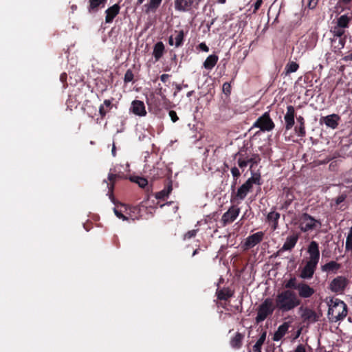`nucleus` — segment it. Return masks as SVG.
<instances>
[{
  "label": "nucleus",
  "instance_id": "obj_1",
  "mask_svg": "<svg viewBox=\"0 0 352 352\" xmlns=\"http://www.w3.org/2000/svg\"><path fill=\"white\" fill-rule=\"evenodd\" d=\"M307 253L309 256L303 261V266L300 270V277L305 279L313 277L319 262V245L316 241L310 242L307 248Z\"/></svg>",
  "mask_w": 352,
  "mask_h": 352
},
{
  "label": "nucleus",
  "instance_id": "obj_2",
  "mask_svg": "<svg viewBox=\"0 0 352 352\" xmlns=\"http://www.w3.org/2000/svg\"><path fill=\"white\" fill-rule=\"evenodd\" d=\"M301 300L291 289L282 290L276 294L274 300L276 309L282 313L289 312L300 305Z\"/></svg>",
  "mask_w": 352,
  "mask_h": 352
},
{
  "label": "nucleus",
  "instance_id": "obj_3",
  "mask_svg": "<svg viewBox=\"0 0 352 352\" xmlns=\"http://www.w3.org/2000/svg\"><path fill=\"white\" fill-rule=\"evenodd\" d=\"M328 316L332 322L344 319L348 313L346 305L338 298H332L328 302Z\"/></svg>",
  "mask_w": 352,
  "mask_h": 352
},
{
  "label": "nucleus",
  "instance_id": "obj_4",
  "mask_svg": "<svg viewBox=\"0 0 352 352\" xmlns=\"http://www.w3.org/2000/svg\"><path fill=\"white\" fill-rule=\"evenodd\" d=\"M297 223L302 232H309L320 228L322 223L319 219H315L308 213L299 215Z\"/></svg>",
  "mask_w": 352,
  "mask_h": 352
},
{
  "label": "nucleus",
  "instance_id": "obj_5",
  "mask_svg": "<svg viewBox=\"0 0 352 352\" xmlns=\"http://www.w3.org/2000/svg\"><path fill=\"white\" fill-rule=\"evenodd\" d=\"M276 309L273 300L270 298L265 300L259 305L256 317V323L264 321L269 316L272 315L274 311Z\"/></svg>",
  "mask_w": 352,
  "mask_h": 352
},
{
  "label": "nucleus",
  "instance_id": "obj_6",
  "mask_svg": "<svg viewBox=\"0 0 352 352\" xmlns=\"http://www.w3.org/2000/svg\"><path fill=\"white\" fill-rule=\"evenodd\" d=\"M253 184H261V175L258 173H253L252 177H250L237 190L236 197L243 200L245 199L248 193L252 190Z\"/></svg>",
  "mask_w": 352,
  "mask_h": 352
},
{
  "label": "nucleus",
  "instance_id": "obj_7",
  "mask_svg": "<svg viewBox=\"0 0 352 352\" xmlns=\"http://www.w3.org/2000/svg\"><path fill=\"white\" fill-rule=\"evenodd\" d=\"M128 211L137 212V213H138V208L120 204L117 205L114 208V213L119 219H122V220L132 219L133 221L138 219V215L131 214L130 212H128Z\"/></svg>",
  "mask_w": 352,
  "mask_h": 352
},
{
  "label": "nucleus",
  "instance_id": "obj_8",
  "mask_svg": "<svg viewBox=\"0 0 352 352\" xmlns=\"http://www.w3.org/2000/svg\"><path fill=\"white\" fill-rule=\"evenodd\" d=\"M255 128H258L262 131H271L274 127L275 124L270 118V111L264 113L259 117L253 124Z\"/></svg>",
  "mask_w": 352,
  "mask_h": 352
},
{
  "label": "nucleus",
  "instance_id": "obj_9",
  "mask_svg": "<svg viewBox=\"0 0 352 352\" xmlns=\"http://www.w3.org/2000/svg\"><path fill=\"white\" fill-rule=\"evenodd\" d=\"M300 311L301 312V318L304 322L314 323L318 321L322 316V313L320 311H316L307 307H301Z\"/></svg>",
  "mask_w": 352,
  "mask_h": 352
},
{
  "label": "nucleus",
  "instance_id": "obj_10",
  "mask_svg": "<svg viewBox=\"0 0 352 352\" xmlns=\"http://www.w3.org/2000/svg\"><path fill=\"white\" fill-rule=\"evenodd\" d=\"M349 283L348 279L342 276H339L331 280L329 289L336 294H342Z\"/></svg>",
  "mask_w": 352,
  "mask_h": 352
},
{
  "label": "nucleus",
  "instance_id": "obj_11",
  "mask_svg": "<svg viewBox=\"0 0 352 352\" xmlns=\"http://www.w3.org/2000/svg\"><path fill=\"white\" fill-rule=\"evenodd\" d=\"M240 213V208L236 206H232L221 217V223L223 226L235 221Z\"/></svg>",
  "mask_w": 352,
  "mask_h": 352
},
{
  "label": "nucleus",
  "instance_id": "obj_12",
  "mask_svg": "<svg viewBox=\"0 0 352 352\" xmlns=\"http://www.w3.org/2000/svg\"><path fill=\"white\" fill-rule=\"evenodd\" d=\"M296 116L295 109L292 105L287 107V112L285 114L284 120L285 122V129L290 130L294 125V118Z\"/></svg>",
  "mask_w": 352,
  "mask_h": 352
},
{
  "label": "nucleus",
  "instance_id": "obj_13",
  "mask_svg": "<svg viewBox=\"0 0 352 352\" xmlns=\"http://www.w3.org/2000/svg\"><path fill=\"white\" fill-rule=\"evenodd\" d=\"M264 236V233L263 232H258L254 233L250 236H249L244 243V246L245 249H250L257 244H258L261 241H262Z\"/></svg>",
  "mask_w": 352,
  "mask_h": 352
},
{
  "label": "nucleus",
  "instance_id": "obj_14",
  "mask_svg": "<svg viewBox=\"0 0 352 352\" xmlns=\"http://www.w3.org/2000/svg\"><path fill=\"white\" fill-rule=\"evenodd\" d=\"M296 289L298 290L299 296L302 298H310L315 293L313 287L304 283L298 284Z\"/></svg>",
  "mask_w": 352,
  "mask_h": 352
},
{
  "label": "nucleus",
  "instance_id": "obj_15",
  "mask_svg": "<svg viewBox=\"0 0 352 352\" xmlns=\"http://www.w3.org/2000/svg\"><path fill=\"white\" fill-rule=\"evenodd\" d=\"M124 178L123 174H113L110 173L108 175L109 183H107L108 195L111 199L113 198V192L115 184L117 181Z\"/></svg>",
  "mask_w": 352,
  "mask_h": 352
},
{
  "label": "nucleus",
  "instance_id": "obj_16",
  "mask_svg": "<svg viewBox=\"0 0 352 352\" xmlns=\"http://www.w3.org/2000/svg\"><path fill=\"white\" fill-rule=\"evenodd\" d=\"M132 112L139 116H144L146 114L144 103L140 100H134L131 104Z\"/></svg>",
  "mask_w": 352,
  "mask_h": 352
},
{
  "label": "nucleus",
  "instance_id": "obj_17",
  "mask_svg": "<svg viewBox=\"0 0 352 352\" xmlns=\"http://www.w3.org/2000/svg\"><path fill=\"white\" fill-rule=\"evenodd\" d=\"M339 120L340 116L335 113L323 117L321 119V121L324 122L326 124V126L333 129L337 128V126H338Z\"/></svg>",
  "mask_w": 352,
  "mask_h": 352
},
{
  "label": "nucleus",
  "instance_id": "obj_18",
  "mask_svg": "<svg viewBox=\"0 0 352 352\" xmlns=\"http://www.w3.org/2000/svg\"><path fill=\"white\" fill-rule=\"evenodd\" d=\"M184 34L183 30L175 31L169 38L168 43L170 45H175L178 47L183 43Z\"/></svg>",
  "mask_w": 352,
  "mask_h": 352
},
{
  "label": "nucleus",
  "instance_id": "obj_19",
  "mask_svg": "<svg viewBox=\"0 0 352 352\" xmlns=\"http://www.w3.org/2000/svg\"><path fill=\"white\" fill-rule=\"evenodd\" d=\"M120 7L118 4H114L109 7L106 11L105 22L110 23L113 21L114 18L119 14Z\"/></svg>",
  "mask_w": 352,
  "mask_h": 352
},
{
  "label": "nucleus",
  "instance_id": "obj_20",
  "mask_svg": "<svg viewBox=\"0 0 352 352\" xmlns=\"http://www.w3.org/2000/svg\"><path fill=\"white\" fill-rule=\"evenodd\" d=\"M298 240V236L296 234L287 236L280 250L288 251L292 250L297 243Z\"/></svg>",
  "mask_w": 352,
  "mask_h": 352
},
{
  "label": "nucleus",
  "instance_id": "obj_21",
  "mask_svg": "<svg viewBox=\"0 0 352 352\" xmlns=\"http://www.w3.org/2000/svg\"><path fill=\"white\" fill-rule=\"evenodd\" d=\"M289 327V324L288 322H283L281 325H280L276 330V331L274 333L273 336V340L274 341H279L285 335L288 331Z\"/></svg>",
  "mask_w": 352,
  "mask_h": 352
},
{
  "label": "nucleus",
  "instance_id": "obj_22",
  "mask_svg": "<svg viewBox=\"0 0 352 352\" xmlns=\"http://www.w3.org/2000/svg\"><path fill=\"white\" fill-rule=\"evenodd\" d=\"M280 219V214L276 211H271L267 216V221L271 226L272 230L278 228V222Z\"/></svg>",
  "mask_w": 352,
  "mask_h": 352
},
{
  "label": "nucleus",
  "instance_id": "obj_23",
  "mask_svg": "<svg viewBox=\"0 0 352 352\" xmlns=\"http://www.w3.org/2000/svg\"><path fill=\"white\" fill-rule=\"evenodd\" d=\"M297 122L298 125L296 126L294 131L299 137H305L306 135L305 119L302 116L297 117Z\"/></svg>",
  "mask_w": 352,
  "mask_h": 352
},
{
  "label": "nucleus",
  "instance_id": "obj_24",
  "mask_svg": "<svg viewBox=\"0 0 352 352\" xmlns=\"http://www.w3.org/2000/svg\"><path fill=\"white\" fill-rule=\"evenodd\" d=\"M113 107L111 100H104L103 103L99 107V114L101 119H104L107 113H109Z\"/></svg>",
  "mask_w": 352,
  "mask_h": 352
},
{
  "label": "nucleus",
  "instance_id": "obj_25",
  "mask_svg": "<svg viewBox=\"0 0 352 352\" xmlns=\"http://www.w3.org/2000/svg\"><path fill=\"white\" fill-rule=\"evenodd\" d=\"M107 0H89L88 10L89 12H96L100 8L104 7Z\"/></svg>",
  "mask_w": 352,
  "mask_h": 352
},
{
  "label": "nucleus",
  "instance_id": "obj_26",
  "mask_svg": "<svg viewBox=\"0 0 352 352\" xmlns=\"http://www.w3.org/2000/svg\"><path fill=\"white\" fill-rule=\"evenodd\" d=\"M194 0H175V9L179 11H186L192 5Z\"/></svg>",
  "mask_w": 352,
  "mask_h": 352
},
{
  "label": "nucleus",
  "instance_id": "obj_27",
  "mask_svg": "<svg viewBox=\"0 0 352 352\" xmlns=\"http://www.w3.org/2000/svg\"><path fill=\"white\" fill-rule=\"evenodd\" d=\"M341 265L340 263L336 261H330L323 265L321 266V270L324 272H336L340 268Z\"/></svg>",
  "mask_w": 352,
  "mask_h": 352
},
{
  "label": "nucleus",
  "instance_id": "obj_28",
  "mask_svg": "<svg viewBox=\"0 0 352 352\" xmlns=\"http://www.w3.org/2000/svg\"><path fill=\"white\" fill-rule=\"evenodd\" d=\"M164 45L162 42H157L153 48V55L156 61L159 60L164 54Z\"/></svg>",
  "mask_w": 352,
  "mask_h": 352
},
{
  "label": "nucleus",
  "instance_id": "obj_29",
  "mask_svg": "<svg viewBox=\"0 0 352 352\" xmlns=\"http://www.w3.org/2000/svg\"><path fill=\"white\" fill-rule=\"evenodd\" d=\"M236 157H238V165L241 168H245L250 164L249 155L243 153L242 151H239Z\"/></svg>",
  "mask_w": 352,
  "mask_h": 352
},
{
  "label": "nucleus",
  "instance_id": "obj_30",
  "mask_svg": "<svg viewBox=\"0 0 352 352\" xmlns=\"http://www.w3.org/2000/svg\"><path fill=\"white\" fill-rule=\"evenodd\" d=\"M244 335L237 332L230 340V345L233 349H239L242 346Z\"/></svg>",
  "mask_w": 352,
  "mask_h": 352
},
{
  "label": "nucleus",
  "instance_id": "obj_31",
  "mask_svg": "<svg viewBox=\"0 0 352 352\" xmlns=\"http://www.w3.org/2000/svg\"><path fill=\"white\" fill-rule=\"evenodd\" d=\"M219 57L215 54L210 55L204 63V67L208 70L212 69L217 63Z\"/></svg>",
  "mask_w": 352,
  "mask_h": 352
},
{
  "label": "nucleus",
  "instance_id": "obj_32",
  "mask_svg": "<svg viewBox=\"0 0 352 352\" xmlns=\"http://www.w3.org/2000/svg\"><path fill=\"white\" fill-rule=\"evenodd\" d=\"M173 190V186L171 182H169L166 187L160 192L155 194V198L157 199H164L167 198Z\"/></svg>",
  "mask_w": 352,
  "mask_h": 352
},
{
  "label": "nucleus",
  "instance_id": "obj_33",
  "mask_svg": "<svg viewBox=\"0 0 352 352\" xmlns=\"http://www.w3.org/2000/svg\"><path fill=\"white\" fill-rule=\"evenodd\" d=\"M351 20L352 12L351 11L350 15L343 14L341 16H340L338 19L337 25L343 28H346L349 27V24Z\"/></svg>",
  "mask_w": 352,
  "mask_h": 352
},
{
  "label": "nucleus",
  "instance_id": "obj_34",
  "mask_svg": "<svg viewBox=\"0 0 352 352\" xmlns=\"http://www.w3.org/2000/svg\"><path fill=\"white\" fill-rule=\"evenodd\" d=\"M217 298L219 300H228L233 296V292L229 289H222L217 292Z\"/></svg>",
  "mask_w": 352,
  "mask_h": 352
},
{
  "label": "nucleus",
  "instance_id": "obj_35",
  "mask_svg": "<svg viewBox=\"0 0 352 352\" xmlns=\"http://www.w3.org/2000/svg\"><path fill=\"white\" fill-rule=\"evenodd\" d=\"M346 42L345 38H333L331 40L332 46L334 48V51L336 52L338 50H340L344 47Z\"/></svg>",
  "mask_w": 352,
  "mask_h": 352
},
{
  "label": "nucleus",
  "instance_id": "obj_36",
  "mask_svg": "<svg viewBox=\"0 0 352 352\" xmlns=\"http://www.w3.org/2000/svg\"><path fill=\"white\" fill-rule=\"evenodd\" d=\"M162 0H151L150 2L145 5L146 12L155 10L161 4Z\"/></svg>",
  "mask_w": 352,
  "mask_h": 352
},
{
  "label": "nucleus",
  "instance_id": "obj_37",
  "mask_svg": "<svg viewBox=\"0 0 352 352\" xmlns=\"http://www.w3.org/2000/svg\"><path fill=\"white\" fill-rule=\"evenodd\" d=\"M299 68V65L296 62L291 61L289 62L285 68V74L288 75L291 73L296 72Z\"/></svg>",
  "mask_w": 352,
  "mask_h": 352
},
{
  "label": "nucleus",
  "instance_id": "obj_38",
  "mask_svg": "<svg viewBox=\"0 0 352 352\" xmlns=\"http://www.w3.org/2000/svg\"><path fill=\"white\" fill-rule=\"evenodd\" d=\"M345 250L346 252H352V226L350 228L346 239Z\"/></svg>",
  "mask_w": 352,
  "mask_h": 352
},
{
  "label": "nucleus",
  "instance_id": "obj_39",
  "mask_svg": "<svg viewBox=\"0 0 352 352\" xmlns=\"http://www.w3.org/2000/svg\"><path fill=\"white\" fill-rule=\"evenodd\" d=\"M338 5L342 10L352 12V0H338Z\"/></svg>",
  "mask_w": 352,
  "mask_h": 352
},
{
  "label": "nucleus",
  "instance_id": "obj_40",
  "mask_svg": "<svg viewBox=\"0 0 352 352\" xmlns=\"http://www.w3.org/2000/svg\"><path fill=\"white\" fill-rule=\"evenodd\" d=\"M344 28L339 26V25H336L335 26L333 30H331L333 36L335 37H336L337 38H342V36L344 35Z\"/></svg>",
  "mask_w": 352,
  "mask_h": 352
},
{
  "label": "nucleus",
  "instance_id": "obj_41",
  "mask_svg": "<svg viewBox=\"0 0 352 352\" xmlns=\"http://www.w3.org/2000/svg\"><path fill=\"white\" fill-rule=\"evenodd\" d=\"M133 181L141 188H144L148 184V181L144 177H138Z\"/></svg>",
  "mask_w": 352,
  "mask_h": 352
},
{
  "label": "nucleus",
  "instance_id": "obj_42",
  "mask_svg": "<svg viewBox=\"0 0 352 352\" xmlns=\"http://www.w3.org/2000/svg\"><path fill=\"white\" fill-rule=\"evenodd\" d=\"M249 161L252 168L254 164H256L260 161V157L258 155L252 153L250 155H249Z\"/></svg>",
  "mask_w": 352,
  "mask_h": 352
},
{
  "label": "nucleus",
  "instance_id": "obj_43",
  "mask_svg": "<svg viewBox=\"0 0 352 352\" xmlns=\"http://www.w3.org/2000/svg\"><path fill=\"white\" fill-rule=\"evenodd\" d=\"M133 76H133L132 71L130 69H128L124 74V82L128 83L129 82H131L133 79Z\"/></svg>",
  "mask_w": 352,
  "mask_h": 352
},
{
  "label": "nucleus",
  "instance_id": "obj_44",
  "mask_svg": "<svg viewBox=\"0 0 352 352\" xmlns=\"http://www.w3.org/2000/svg\"><path fill=\"white\" fill-rule=\"evenodd\" d=\"M286 196L287 197V200L285 202L284 205L283 206V208H287L291 204L292 200L294 199L293 195L290 193L289 190L286 192Z\"/></svg>",
  "mask_w": 352,
  "mask_h": 352
},
{
  "label": "nucleus",
  "instance_id": "obj_45",
  "mask_svg": "<svg viewBox=\"0 0 352 352\" xmlns=\"http://www.w3.org/2000/svg\"><path fill=\"white\" fill-rule=\"evenodd\" d=\"M297 285H296V278H290L285 284L286 288H294L296 289Z\"/></svg>",
  "mask_w": 352,
  "mask_h": 352
},
{
  "label": "nucleus",
  "instance_id": "obj_46",
  "mask_svg": "<svg viewBox=\"0 0 352 352\" xmlns=\"http://www.w3.org/2000/svg\"><path fill=\"white\" fill-rule=\"evenodd\" d=\"M223 91L226 95H229L231 93V85L228 82H225L223 85Z\"/></svg>",
  "mask_w": 352,
  "mask_h": 352
},
{
  "label": "nucleus",
  "instance_id": "obj_47",
  "mask_svg": "<svg viewBox=\"0 0 352 352\" xmlns=\"http://www.w3.org/2000/svg\"><path fill=\"white\" fill-rule=\"evenodd\" d=\"M231 173L235 179H237L241 175V173L236 167L231 168Z\"/></svg>",
  "mask_w": 352,
  "mask_h": 352
},
{
  "label": "nucleus",
  "instance_id": "obj_48",
  "mask_svg": "<svg viewBox=\"0 0 352 352\" xmlns=\"http://www.w3.org/2000/svg\"><path fill=\"white\" fill-rule=\"evenodd\" d=\"M197 234V231L195 230H192L186 232L184 235L185 239H191L194 236H195Z\"/></svg>",
  "mask_w": 352,
  "mask_h": 352
},
{
  "label": "nucleus",
  "instance_id": "obj_49",
  "mask_svg": "<svg viewBox=\"0 0 352 352\" xmlns=\"http://www.w3.org/2000/svg\"><path fill=\"white\" fill-rule=\"evenodd\" d=\"M169 116L173 122H175L179 119L176 112L173 110L169 111Z\"/></svg>",
  "mask_w": 352,
  "mask_h": 352
},
{
  "label": "nucleus",
  "instance_id": "obj_50",
  "mask_svg": "<svg viewBox=\"0 0 352 352\" xmlns=\"http://www.w3.org/2000/svg\"><path fill=\"white\" fill-rule=\"evenodd\" d=\"M262 344L259 342H256L255 344L253 346L252 351L253 352H261Z\"/></svg>",
  "mask_w": 352,
  "mask_h": 352
},
{
  "label": "nucleus",
  "instance_id": "obj_51",
  "mask_svg": "<svg viewBox=\"0 0 352 352\" xmlns=\"http://www.w3.org/2000/svg\"><path fill=\"white\" fill-rule=\"evenodd\" d=\"M266 331H263L256 342H259L263 345L266 339Z\"/></svg>",
  "mask_w": 352,
  "mask_h": 352
},
{
  "label": "nucleus",
  "instance_id": "obj_52",
  "mask_svg": "<svg viewBox=\"0 0 352 352\" xmlns=\"http://www.w3.org/2000/svg\"><path fill=\"white\" fill-rule=\"evenodd\" d=\"M294 352H306L305 346L303 344H299L296 346Z\"/></svg>",
  "mask_w": 352,
  "mask_h": 352
},
{
  "label": "nucleus",
  "instance_id": "obj_53",
  "mask_svg": "<svg viewBox=\"0 0 352 352\" xmlns=\"http://www.w3.org/2000/svg\"><path fill=\"white\" fill-rule=\"evenodd\" d=\"M262 3H263V1L262 0H257L256 2L254 3V12H256L259 8L262 5Z\"/></svg>",
  "mask_w": 352,
  "mask_h": 352
},
{
  "label": "nucleus",
  "instance_id": "obj_54",
  "mask_svg": "<svg viewBox=\"0 0 352 352\" xmlns=\"http://www.w3.org/2000/svg\"><path fill=\"white\" fill-rule=\"evenodd\" d=\"M199 47L204 52H208L209 51L208 47L204 43H200Z\"/></svg>",
  "mask_w": 352,
  "mask_h": 352
},
{
  "label": "nucleus",
  "instance_id": "obj_55",
  "mask_svg": "<svg viewBox=\"0 0 352 352\" xmlns=\"http://www.w3.org/2000/svg\"><path fill=\"white\" fill-rule=\"evenodd\" d=\"M169 75L168 74H162L161 76H160V80L163 82H166L168 78H169Z\"/></svg>",
  "mask_w": 352,
  "mask_h": 352
},
{
  "label": "nucleus",
  "instance_id": "obj_56",
  "mask_svg": "<svg viewBox=\"0 0 352 352\" xmlns=\"http://www.w3.org/2000/svg\"><path fill=\"white\" fill-rule=\"evenodd\" d=\"M343 60H345V61L352 60V53L349 54L347 56H345L343 58Z\"/></svg>",
  "mask_w": 352,
  "mask_h": 352
},
{
  "label": "nucleus",
  "instance_id": "obj_57",
  "mask_svg": "<svg viewBox=\"0 0 352 352\" xmlns=\"http://www.w3.org/2000/svg\"><path fill=\"white\" fill-rule=\"evenodd\" d=\"M128 212H130L131 214H133V215H138V218L140 217V209L138 208V213H137V212H130V211H128Z\"/></svg>",
  "mask_w": 352,
  "mask_h": 352
},
{
  "label": "nucleus",
  "instance_id": "obj_58",
  "mask_svg": "<svg viewBox=\"0 0 352 352\" xmlns=\"http://www.w3.org/2000/svg\"><path fill=\"white\" fill-rule=\"evenodd\" d=\"M144 1V0H138L137 3H138V4L140 5V4H142Z\"/></svg>",
  "mask_w": 352,
  "mask_h": 352
},
{
  "label": "nucleus",
  "instance_id": "obj_59",
  "mask_svg": "<svg viewBox=\"0 0 352 352\" xmlns=\"http://www.w3.org/2000/svg\"><path fill=\"white\" fill-rule=\"evenodd\" d=\"M314 6H315V5H313V6H312V5H311V1H310V2H309V7H310V8H314Z\"/></svg>",
  "mask_w": 352,
  "mask_h": 352
},
{
  "label": "nucleus",
  "instance_id": "obj_60",
  "mask_svg": "<svg viewBox=\"0 0 352 352\" xmlns=\"http://www.w3.org/2000/svg\"><path fill=\"white\" fill-rule=\"evenodd\" d=\"M218 1L221 3H224L226 2V0H218Z\"/></svg>",
  "mask_w": 352,
  "mask_h": 352
}]
</instances>
